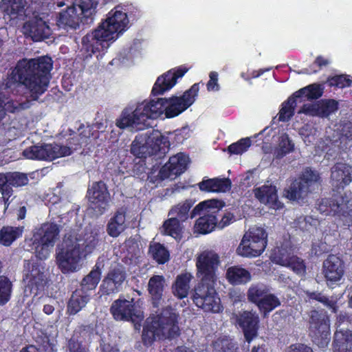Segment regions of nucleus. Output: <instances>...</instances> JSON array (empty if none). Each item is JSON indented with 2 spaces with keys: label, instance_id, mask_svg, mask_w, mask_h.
<instances>
[{
  "label": "nucleus",
  "instance_id": "obj_13",
  "mask_svg": "<svg viewBox=\"0 0 352 352\" xmlns=\"http://www.w3.org/2000/svg\"><path fill=\"white\" fill-rule=\"evenodd\" d=\"M309 331L313 341L320 347H324L330 341V323L329 317L324 313L311 311L309 319Z\"/></svg>",
  "mask_w": 352,
  "mask_h": 352
},
{
  "label": "nucleus",
  "instance_id": "obj_8",
  "mask_svg": "<svg viewBox=\"0 0 352 352\" xmlns=\"http://www.w3.org/2000/svg\"><path fill=\"white\" fill-rule=\"evenodd\" d=\"M267 239L266 231L261 227L254 226L243 234L236 252L243 257H256L265 250Z\"/></svg>",
  "mask_w": 352,
  "mask_h": 352
},
{
  "label": "nucleus",
  "instance_id": "obj_20",
  "mask_svg": "<svg viewBox=\"0 0 352 352\" xmlns=\"http://www.w3.org/2000/svg\"><path fill=\"white\" fill-rule=\"evenodd\" d=\"M322 273L328 285L339 282L344 274V264L336 255H329L323 262Z\"/></svg>",
  "mask_w": 352,
  "mask_h": 352
},
{
  "label": "nucleus",
  "instance_id": "obj_7",
  "mask_svg": "<svg viewBox=\"0 0 352 352\" xmlns=\"http://www.w3.org/2000/svg\"><path fill=\"white\" fill-rule=\"evenodd\" d=\"M223 204L217 199H209L199 203L192 210L191 217L200 215L195 224V231L206 234L217 228V214Z\"/></svg>",
  "mask_w": 352,
  "mask_h": 352
},
{
  "label": "nucleus",
  "instance_id": "obj_34",
  "mask_svg": "<svg viewBox=\"0 0 352 352\" xmlns=\"http://www.w3.org/2000/svg\"><path fill=\"white\" fill-rule=\"evenodd\" d=\"M226 278L232 285H241L250 281L252 277L245 269L239 266H232L227 270Z\"/></svg>",
  "mask_w": 352,
  "mask_h": 352
},
{
  "label": "nucleus",
  "instance_id": "obj_37",
  "mask_svg": "<svg viewBox=\"0 0 352 352\" xmlns=\"http://www.w3.org/2000/svg\"><path fill=\"white\" fill-rule=\"evenodd\" d=\"M22 85V65L19 60L16 67L8 74L6 82V87L14 90L20 87Z\"/></svg>",
  "mask_w": 352,
  "mask_h": 352
},
{
  "label": "nucleus",
  "instance_id": "obj_43",
  "mask_svg": "<svg viewBox=\"0 0 352 352\" xmlns=\"http://www.w3.org/2000/svg\"><path fill=\"white\" fill-rule=\"evenodd\" d=\"M98 4V0H79L76 6L78 10L83 14L85 18L91 19L92 16L96 12V9Z\"/></svg>",
  "mask_w": 352,
  "mask_h": 352
},
{
  "label": "nucleus",
  "instance_id": "obj_24",
  "mask_svg": "<svg viewBox=\"0 0 352 352\" xmlns=\"http://www.w3.org/2000/svg\"><path fill=\"white\" fill-rule=\"evenodd\" d=\"M187 72V69H178L176 71H168L164 75L158 77L153 87L152 92L153 94H163L165 91L171 89L177 82L178 78L182 77Z\"/></svg>",
  "mask_w": 352,
  "mask_h": 352
},
{
  "label": "nucleus",
  "instance_id": "obj_21",
  "mask_svg": "<svg viewBox=\"0 0 352 352\" xmlns=\"http://www.w3.org/2000/svg\"><path fill=\"white\" fill-rule=\"evenodd\" d=\"M274 263L291 268L296 274L302 276L306 272L305 265L300 258L292 256L291 253L285 249L277 248L272 255Z\"/></svg>",
  "mask_w": 352,
  "mask_h": 352
},
{
  "label": "nucleus",
  "instance_id": "obj_35",
  "mask_svg": "<svg viewBox=\"0 0 352 352\" xmlns=\"http://www.w3.org/2000/svg\"><path fill=\"white\" fill-rule=\"evenodd\" d=\"M125 213L119 210L111 217L108 223L107 231L112 237L118 236L126 228Z\"/></svg>",
  "mask_w": 352,
  "mask_h": 352
},
{
  "label": "nucleus",
  "instance_id": "obj_26",
  "mask_svg": "<svg viewBox=\"0 0 352 352\" xmlns=\"http://www.w3.org/2000/svg\"><path fill=\"white\" fill-rule=\"evenodd\" d=\"M254 196L261 203L268 205L270 208L279 209L283 207L278 201L276 190L272 186H263L254 190Z\"/></svg>",
  "mask_w": 352,
  "mask_h": 352
},
{
  "label": "nucleus",
  "instance_id": "obj_5",
  "mask_svg": "<svg viewBox=\"0 0 352 352\" xmlns=\"http://www.w3.org/2000/svg\"><path fill=\"white\" fill-rule=\"evenodd\" d=\"M177 316L170 308L164 309L160 314L146 320L142 332L144 344L151 345L155 340L171 339L179 335Z\"/></svg>",
  "mask_w": 352,
  "mask_h": 352
},
{
  "label": "nucleus",
  "instance_id": "obj_56",
  "mask_svg": "<svg viewBox=\"0 0 352 352\" xmlns=\"http://www.w3.org/2000/svg\"><path fill=\"white\" fill-rule=\"evenodd\" d=\"M331 86H336L340 88L349 87L351 84V80L345 75L336 76L329 80Z\"/></svg>",
  "mask_w": 352,
  "mask_h": 352
},
{
  "label": "nucleus",
  "instance_id": "obj_49",
  "mask_svg": "<svg viewBox=\"0 0 352 352\" xmlns=\"http://www.w3.org/2000/svg\"><path fill=\"white\" fill-rule=\"evenodd\" d=\"M12 292V283L4 276H0V305L8 302Z\"/></svg>",
  "mask_w": 352,
  "mask_h": 352
},
{
  "label": "nucleus",
  "instance_id": "obj_9",
  "mask_svg": "<svg viewBox=\"0 0 352 352\" xmlns=\"http://www.w3.org/2000/svg\"><path fill=\"white\" fill-rule=\"evenodd\" d=\"M214 283L200 280L194 289L192 300L197 307L206 312L219 313L223 309Z\"/></svg>",
  "mask_w": 352,
  "mask_h": 352
},
{
  "label": "nucleus",
  "instance_id": "obj_14",
  "mask_svg": "<svg viewBox=\"0 0 352 352\" xmlns=\"http://www.w3.org/2000/svg\"><path fill=\"white\" fill-rule=\"evenodd\" d=\"M72 149L57 144L32 146L23 151V157L30 160H50L69 156Z\"/></svg>",
  "mask_w": 352,
  "mask_h": 352
},
{
  "label": "nucleus",
  "instance_id": "obj_1",
  "mask_svg": "<svg viewBox=\"0 0 352 352\" xmlns=\"http://www.w3.org/2000/svg\"><path fill=\"white\" fill-rule=\"evenodd\" d=\"M100 230L87 228L84 232H72L65 235L62 248L56 253V263L63 273L78 270L83 258L91 254L98 245Z\"/></svg>",
  "mask_w": 352,
  "mask_h": 352
},
{
  "label": "nucleus",
  "instance_id": "obj_6",
  "mask_svg": "<svg viewBox=\"0 0 352 352\" xmlns=\"http://www.w3.org/2000/svg\"><path fill=\"white\" fill-rule=\"evenodd\" d=\"M168 137L157 130L151 129L138 135L132 142L131 151L138 157L160 153L165 154L169 148Z\"/></svg>",
  "mask_w": 352,
  "mask_h": 352
},
{
  "label": "nucleus",
  "instance_id": "obj_28",
  "mask_svg": "<svg viewBox=\"0 0 352 352\" xmlns=\"http://www.w3.org/2000/svg\"><path fill=\"white\" fill-rule=\"evenodd\" d=\"M333 352H352V333L338 330L334 335Z\"/></svg>",
  "mask_w": 352,
  "mask_h": 352
},
{
  "label": "nucleus",
  "instance_id": "obj_32",
  "mask_svg": "<svg viewBox=\"0 0 352 352\" xmlns=\"http://www.w3.org/2000/svg\"><path fill=\"white\" fill-rule=\"evenodd\" d=\"M192 276L190 273H184L177 276L172 286L173 294L179 298H186L189 292L190 283Z\"/></svg>",
  "mask_w": 352,
  "mask_h": 352
},
{
  "label": "nucleus",
  "instance_id": "obj_40",
  "mask_svg": "<svg viewBox=\"0 0 352 352\" xmlns=\"http://www.w3.org/2000/svg\"><path fill=\"white\" fill-rule=\"evenodd\" d=\"M19 228L3 227L0 230V245L10 246L19 235Z\"/></svg>",
  "mask_w": 352,
  "mask_h": 352
},
{
  "label": "nucleus",
  "instance_id": "obj_39",
  "mask_svg": "<svg viewBox=\"0 0 352 352\" xmlns=\"http://www.w3.org/2000/svg\"><path fill=\"white\" fill-rule=\"evenodd\" d=\"M309 191L305 184L300 181H294L285 192V197L289 200H297L303 197Z\"/></svg>",
  "mask_w": 352,
  "mask_h": 352
},
{
  "label": "nucleus",
  "instance_id": "obj_60",
  "mask_svg": "<svg viewBox=\"0 0 352 352\" xmlns=\"http://www.w3.org/2000/svg\"><path fill=\"white\" fill-rule=\"evenodd\" d=\"M234 216L230 212H226L221 217V221H217V228L223 229L234 221Z\"/></svg>",
  "mask_w": 352,
  "mask_h": 352
},
{
  "label": "nucleus",
  "instance_id": "obj_36",
  "mask_svg": "<svg viewBox=\"0 0 352 352\" xmlns=\"http://www.w3.org/2000/svg\"><path fill=\"white\" fill-rule=\"evenodd\" d=\"M346 204H340L337 200H322L318 205V210L320 213L328 214H336L343 212Z\"/></svg>",
  "mask_w": 352,
  "mask_h": 352
},
{
  "label": "nucleus",
  "instance_id": "obj_38",
  "mask_svg": "<svg viewBox=\"0 0 352 352\" xmlns=\"http://www.w3.org/2000/svg\"><path fill=\"white\" fill-rule=\"evenodd\" d=\"M149 253L158 263L164 264L170 258L169 252L162 244L153 243L150 245Z\"/></svg>",
  "mask_w": 352,
  "mask_h": 352
},
{
  "label": "nucleus",
  "instance_id": "obj_57",
  "mask_svg": "<svg viewBox=\"0 0 352 352\" xmlns=\"http://www.w3.org/2000/svg\"><path fill=\"white\" fill-rule=\"evenodd\" d=\"M8 188L20 186L22 184V175L19 172L7 173Z\"/></svg>",
  "mask_w": 352,
  "mask_h": 352
},
{
  "label": "nucleus",
  "instance_id": "obj_45",
  "mask_svg": "<svg viewBox=\"0 0 352 352\" xmlns=\"http://www.w3.org/2000/svg\"><path fill=\"white\" fill-rule=\"evenodd\" d=\"M320 175L317 171L307 168L302 173L299 181L305 184L306 189L309 191L312 186L318 185L320 182Z\"/></svg>",
  "mask_w": 352,
  "mask_h": 352
},
{
  "label": "nucleus",
  "instance_id": "obj_16",
  "mask_svg": "<svg viewBox=\"0 0 352 352\" xmlns=\"http://www.w3.org/2000/svg\"><path fill=\"white\" fill-rule=\"evenodd\" d=\"M88 197L90 206L96 214H102L107 208L110 195L104 183L102 182L94 183L88 190Z\"/></svg>",
  "mask_w": 352,
  "mask_h": 352
},
{
  "label": "nucleus",
  "instance_id": "obj_17",
  "mask_svg": "<svg viewBox=\"0 0 352 352\" xmlns=\"http://www.w3.org/2000/svg\"><path fill=\"white\" fill-rule=\"evenodd\" d=\"M51 34L49 25L37 15L29 17L23 24V34L34 41H39L48 38Z\"/></svg>",
  "mask_w": 352,
  "mask_h": 352
},
{
  "label": "nucleus",
  "instance_id": "obj_48",
  "mask_svg": "<svg viewBox=\"0 0 352 352\" xmlns=\"http://www.w3.org/2000/svg\"><path fill=\"white\" fill-rule=\"evenodd\" d=\"M100 273L98 270H91L82 280L81 286L83 291L91 290L96 287L100 280Z\"/></svg>",
  "mask_w": 352,
  "mask_h": 352
},
{
  "label": "nucleus",
  "instance_id": "obj_2",
  "mask_svg": "<svg viewBox=\"0 0 352 352\" xmlns=\"http://www.w3.org/2000/svg\"><path fill=\"white\" fill-rule=\"evenodd\" d=\"M52 68V59L48 56L23 58V98L26 100L23 109L28 108L31 102L37 100L47 90Z\"/></svg>",
  "mask_w": 352,
  "mask_h": 352
},
{
  "label": "nucleus",
  "instance_id": "obj_64",
  "mask_svg": "<svg viewBox=\"0 0 352 352\" xmlns=\"http://www.w3.org/2000/svg\"><path fill=\"white\" fill-rule=\"evenodd\" d=\"M109 259L106 256H100L97 261L96 265H95V268L93 270H98L101 274L102 270L104 269V267L107 265H109Z\"/></svg>",
  "mask_w": 352,
  "mask_h": 352
},
{
  "label": "nucleus",
  "instance_id": "obj_12",
  "mask_svg": "<svg viewBox=\"0 0 352 352\" xmlns=\"http://www.w3.org/2000/svg\"><path fill=\"white\" fill-rule=\"evenodd\" d=\"M220 264L219 255L212 250H204L197 256V275L202 281L215 283L217 270Z\"/></svg>",
  "mask_w": 352,
  "mask_h": 352
},
{
  "label": "nucleus",
  "instance_id": "obj_58",
  "mask_svg": "<svg viewBox=\"0 0 352 352\" xmlns=\"http://www.w3.org/2000/svg\"><path fill=\"white\" fill-rule=\"evenodd\" d=\"M318 102L306 104L299 111V113H305L311 116H319Z\"/></svg>",
  "mask_w": 352,
  "mask_h": 352
},
{
  "label": "nucleus",
  "instance_id": "obj_19",
  "mask_svg": "<svg viewBox=\"0 0 352 352\" xmlns=\"http://www.w3.org/2000/svg\"><path fill=\"white\" fill-rule=\"evenodd\" d=\"M232 319L243 329L245 338L248 342L257 336L259 318L256 312L244 311L234 314Z\"/></svg>",
  "mask_w": 352,
  "mask_h": 352
},
{
  "label": "nucleus",
  "instance_id": "obj_53",
  "mask_svg": "<svg viewBox=\"0 0 352 352\" xmlns=\"http://www.w3.org/2000/svg\"><path fill=\"white\" fill-rule=\"evenodd\" d=\"M251 145V140L250 138H243L239 142L232 144L228 147V151L230 153L239 155L246 151Z\"/></svg>",
  "mask_w": 352,
  "mask_h": 352
},
{
  "label": "nucleus",
  "instance_id": "obj_63",
  "mask_svg": "<svg viewBox=\"0 0 352 352\" xmlns=\"http://www.w3.org/2000/svg\"><path fill=\"white\" fill-rule=\"evenodd\" d=\"M0 191L3 196L8 195L10 192L8 188L7 174H0Z\"/></svg>",
  "mask_w": 352,
  "mask_h": 352
},
{
  "label": "nucleus",
  "instance_id": "obj_10",
  "mask_svg": "<svg viewBox=\"0 0 352 352\" xmlns=\"http://www.w3.org/2000/svg\"><path fill=\"white\" fill-rule=\"evenodd\" d=\"M59 227L54 223H47L33 235V244L35 245V253L40 259L47 258L56 241L58 239Z\"/></svg>",
  "mask_w": 352,
  "mask_h": 352
},
{
  "label": "nucleus",
  "instance_id": "obj_30",
  "mask_svg": "<svg viewBox=\"0 0 352 352\" xmlns=\"http://www.w3.org/2000/svg\"><path fill=\"white\" fill-rule=\"evenodd\" d=\"M89 300V295L83 289H76L73 292L67 305V312L74 315L85 307Z\"/></svg>",
  "mask_w": 352,
  "mask_h": 352
},
{
  "label": "nucleus",
  "instance_id": "obj_33",
  "mask_svg": "<svg viewBox=\"0 0 352 352\" xmlns=\"http://www.w3.org/2000/svg\"><path fill=\"white\" fill-rule=\"evenodd\" d=\"M0 9L14 24L21 16L22 0H1Z\"/></svg>",
  "mask_w": 352,
  "mask_h": 352
},
{
  "label": "nucleus",
  "instance_id": "obj_22",
  "mask_svg": "<svg viewBox=\"0 0 352 352\" xmlns=\"http://www.w3.org/2000/svg\"><path fill=\"white\" fill-rule=\"evenodd\" d=\"M188 163L189 158L184 153H178L170 157L168 162L160 171V177L162 179H174L186 170Z\"/></svg>",
  "mask_w": 352,
  "mask_h": 352
},
{
  "label": "nucleus",
  "instance_id": "obj_4",
  "mask_svg": "<svg viewBox=\"0 0 352 352\" xmlns=\"http://www.w3.org/2000/svg\"><path fill=\"white\" fill-rule=\"evenodd\" d=\"M163 100H144L135 107H125L116 121V125L121 129L127 128L142 130L151 126V121L162 116Z\"/></svg>",
  "mask_w": 352,
  "mask_h": 352
},
{
  "label": "nucleus",
  "instance_id": "obj_15",
  "mask_svg": "<svg viewBox=\"0 0 352 352\" xmlns=\"http://www.w3.org/2000/svg\"><path fill=\"white\" fill-rule=\"evenodd\" d=\"M111 312L117 320L131 321L135 329H140L141 322L144 318L143 311L135 308L132 302L125 299L115 300L111 307Z\"/></svg>",
  "mask_w": 352,
  "mask_h": 352
},
{
  "label": "nucleus",
  "instance_id": "obj_29",
  "mask_svg": "<svg viewBox=\"0 0 352 352\" xmlns=\"http://www.w3.org/2000/svg\"><path fill=\"white\" fill-rule=\"evenodd\" d=\"M166 287L165 278L160 275H154L148 280V291L153 300V304L157 306L162 300Z\"/></svg>",
  "mask_w": 352,
  "mask_h": 352
},
{
  "label": "nucleus",
  "instance_id": "obj_46",
  "mask_svg": "<svg viewBox=\"0 0 352 352\" xmlns=\"http://www.w3.org/2000/svg\"><path fill=\"white\" fill-rule=\"evenodd\" d=\"M294 95L283 104L279 112V120L283 122L287 121L294 115V108L296 105V99Z\"/></svg>",
  "mask_w": 352,
  "mask_h": 352
},
{
  "label": "nucleus",
  "instance_id": "obj_31",
  "mask_svg": "<svg viewBox=\"0 0 352 352\" xmlns=\"http://www.w3.org/2000/svg\"><path fill=\"white\" fill-rule=\"evenodd\" d=\"M160 232L164 235L170 236L177 241H180L183 236L184 227L177 217H171L164 222L160 228Z\"/></svg>",
  "mask_w": 352,
  "mask_h": 352
},
{
  "label": "nucleus",
  "instance_id": "obj_44",
  "mask_svg": "<svg viewBox=\"0 0 352 352\" xmlns=\"http://www.w3.org/2000/svg\"><path fill=\"white\" fill-rule=\"evenodd\" d=\"M72 210V205L70 201L65 199H60L59 201L53 203L50 208V212L63 219Z\"/></svg>",
  "mask_w": 352,
  "mask_h": 352
},
{
  "label": "nucleus",
  "instance_id": "obj_52",
  "mask_svg": "<svg viewBox=\"0 0 352 352\" xmlns=\"http://www.w3.org/2000/svg\"><path fill=\"white\" fill-rule=\"evenodd\" d=\"M319 117H327L338 109V102L333 100L318 102Z\"/></svg>",
  "mask_w": 352,
  "mask_h": 352
},
{
  "label": "nucleus",
  "instance_id": "obj_50",
  "mask_svg": "<svg viewBox=\"0 0 352 352\" xmlns=\"http://www.w3.org/2000/svg\"><path fill=\"white\" fill-rule=\"evenodd\" d=\"M266 295L264 286L261 285H252L248 292V300L258 305V302Z\"/></svg>",
  "mask_w": 352,
  "mask_h": 352
},
{
  "label": "nucleus",
  "instance_id": "obj_61",
  "mask_svg": "<svg viewBox=\"0 0 352 352\" xmlns=\"http://www.w3.org/2000/svg\"><path fill=\"white\" fill-rule=\"evenodd\" d=\"M215 348L221 346V350L219 352H236L234 345L231 344L228 341L216 342L214 344Z\"/></svg>",
  "mask_w": 352,
  "mask_h": 352
},
{
  "label": "nucleus",
  "instance_id": "obj_11",
  "mask_svg": "<svg viewBox=\"0 0 352 352\" xmlns=\"http://www.w3.org/2000/svg\"><path fill=\"white\" fill-rule=\"evenodd\" d=\"M199 90V85L194 84L182 96L160 98V100L164 102L162 115H165V118H167L179 115L194 103Z\"/></svg>",
  "mask_w": 352,
  "mask_h": 352
},
{
  "label": "nucleus",
  "instance_id": "obj_18",
  "mask_svg": "<svg viewBox=\"0 0 352 352\" xmlns=\"http://www.w3.org/2000/svg\"><path fill=\"white\" fill-rule=\"evenodd\" d=\"M126 278V272L122 266H116L111 269L102 280L100 289L103 294H116L122 289Z\"/></svg>",
  "mask_w": 352,
  "mask_h": 352
},
{
  "label": "nucleus",
  "instance_id": "obj_55",
  "mask_svg": "<svg viewBox=\"0 0 352 352\" xmlns=\"http://www.w3.org/2000/svg\"><path fill=\"white\" fill-rule=\"evenodd\" d=\"M309 296L311 299H315L323 303L324 305L331 309L334 313L337 311L338 307L336 305V301L329 300L327 297L322 295L320 293H309Z\"/></svg>",
  "mask_w": 352,
  "mask_h": 352
},
{
  "label": "nucleus",
  "instance_id": "obj_41",
  "mask_svg": "<svg viewBox=\"0 0 352 352\" xmlns=\"http://www.w3.org/2000/svg\"><path fill=\"white\" fill-rule=\"evenodd\" d=\"M322 94V89L319 85L313 84L300 89L294 94L295 97H306L307 99H317Z\"/></svg>",
  "mask_w": 352,
  "mask_h": 352
},
{
  "label": "nucleus",
  "instance_id": "obj_23",
  "mask_svg": "<svg viewBox=\"0 0 352 352\" xmlns=\"http://www.w3.org/2000/svg\"><path fill=\"white\" fill-rule=\"evenodd\" d=\"M352 181V166L344 163H337L331 171V184L338 189L344 188Z\"/></svg>",
  "mask_w": 352,
  "mask_h": 352
},
{
  "label": "nucleus",
  "instance_id": "obj_51",
  "mask_svg": "<svg viewBox=\"0 0 352 352\" xmlns=\"http://www.w3.org/2000/svg\"><path fill=\"white\" fill-rule=\"evenodd\" d=\"M190 208V205L188 203L180 204L173 208L170 210L168 215L177 217L179 221H184L188 219Z\"/></svg>",
  "mask_w": 352,
  "mask_h": 352
},
{
  "label": "nucleus",
  "instance_id": "obj_59",
  "mask_svg": "<svg viewBox=\"0 0 352 352\" xmlns=\"http://www.w3.org/2000/svg\"><path fill=\"white\" fill-rule=\"evenodd\" d=\"M210 80L207 83V89L210 91H217L219 89L218 84V74L216 72L210 73Z\"/></svg>",
  "mask_w": 352,
  "mask_h": 352
},
{
  "label": "nucleus",
  "instance_id": "obj_54",
  "mask_svg": "<svg viewBox=\"0 0 352 352\" xmlns=\"http://www.w3.org/2000/svg\"><path fill=\"white\" fill-rule=\"evenodd\" d=\"M21 109L20 103H15L13 101H9L6 104V109L2 106V98L0 97V122L6 116V110L12 113L19 112Z\"/></svg>",
  "mask_w": 352,
  "mask_h": 352
},
{
  "label": "nucleus",
  "instance_id": "obj_47",
  "mask_svg": "<svg viewBox=\"0 0 352 352\" xmlns=\"http://www.w3.org/2000/svg\"><path fill=\"white\" fill-rule=\"evenodd\" d=\"M294 149V144L289 140L286 134H283L280 137L278 148L276 149L275 155L276 157L281 158Z\"/></svg>",
  "mask_w": 352,
  "mask_h": 352
},
{
  "label": "nucleus",
  "instance_id": "obj_42",
  "mask_svg": "<svg viewBox=\"0 0 352 352\" xmlns=\"http://www.w3.org/2000/svg\"><path fill=\"white\" fill-rule=\"evenodd\" d=\"M280 305L279 299L274 294H266L258 302V307L266 315Z\"/></svg>",
  "mask_w": 352,
  "mask_h": 352
},
{
  "label": "nucleus",
  "instance_id": "obj_3",
  "mask_svg": "<svg viewBox=\"0 0 352 352\" xmlns=\"http://www.w3.org/2000/svg\"><path fill=\"white\" fill-rule=\"evenodd\" d=\"M129 20L125 12L111 10L106 20L96 30L88 33L82 39V47L89 55L100 51L103 43L116 40L126 29Z\"/></svg>",
  "mask_w": 352,
  "mask_h": 352
},
{
  "label": "nucleus",
  "instance_id": "obj_25",
  "mask_svg": "<svg viewBox=\"0 0 352 352\" xmlns=\"http://www.w3.org/2000/svg\"><path fill=\"white\" fill-rule=\"evenodd\" d=\"M87 18L83 16V14L78 10L75 4L67 6L66 10L60 13L58 22L71 29L76 30L80 23H88Z\"/></svg>",
  "mask_w": 352,
  "mask_h": 352
},
{
  "label": "nucleus",
  "instance_id": "obj_27",
  "mask_svg": "<svg viewBox=\"0 0 352 352\" xmlns=\"http://www.w3.org/2000/svg\"><path fill=\"white\" fill-rule=\"evenodd\" d=\"M198 186L202 191L223 192L230 190L231 182L228 179L213 178L204 179Z\"/></svg>",
  "mask_w": 352,
  "mask_h": 352
},
{
  "label": "nucleus",
  "instance_id": "obj_62",
  "mask_svg": "<svg viewBox=\"0 0 352 352\" xmlns=\"http://www.w3.org/2000/svg\"><path fill=\"white\" fill-rule=\"evenodd\" d=\"M287 352H314L312 349L302 344H296L291 345Z\"/></svg>",
  "mask_w": 352,
  "mask_h": 352
}]
</instances>
